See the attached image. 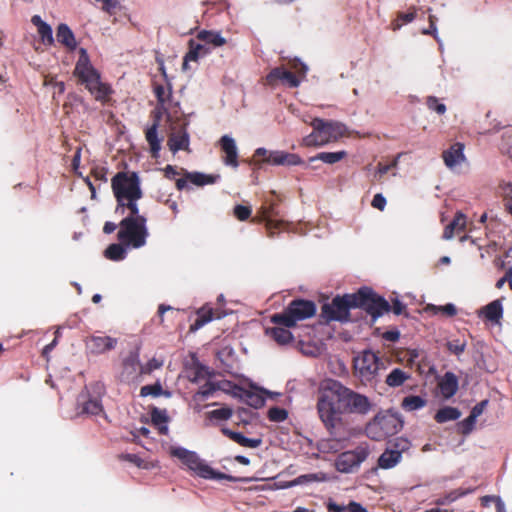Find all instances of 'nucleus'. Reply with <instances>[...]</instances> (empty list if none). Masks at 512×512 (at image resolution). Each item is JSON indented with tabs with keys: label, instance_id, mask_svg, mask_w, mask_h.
Segmentation results:
<instances>
[{
	"label": "nucleus",
	"instance_id": "21",
	"mask_svg": "<svg viewBox=\"0 0 512 512\" xmlns=\"http://www.w3.org/2000/svg\"><path fill=\"white\" fill-rule=\"evenodd\" d=\"M189 144L190 137L185 127H182L177 132L171 133L167 141V145L173 154L180 150L190 152Z\"/></svg>",
	"mask_w": 512,
	"mask_h": 512
},
{
	"label": "nucleus",
	"instance_id": "18",
	"mask_svg": "<svg viewBox=\"0 0 512 512\" xmlns=\"http://www.w3.org/2000/svg\"><path fill=\"white\" fill-rule=\"evenodd\" d=\"M218 176L206 175L200 172H185L183 178L176 180V188L181 191L188 188V183L196 186L213 184Z\"/></svg>",
	"mask_w": 512,
	"mask_h": 512
},
{
	"label": "nucleus",
	"instance_id": "40",
	"mask_svg": "<svg viewBox=\"0 0 512 512\" xmlns=\"http://www.w3.org/2000/svg\"><path fill=\"white\" fill-rule=\"evenodd\" d=\"M386 446L393 449L395 452H399L402 456L404 453H408L412 448V443L408 438L396 437L387 441Z\"/></svg>",
	"mask_w": 512,
	"mask_h": 512
},
{
	"label": "nucleus",
	"instance_id": "41",
	"mask_svg": "<svg viewBox=\"0 0 512 512\" xmlns=\"http://www.w3.org/2000/svg\"><path fill=\"white\" fill-rule=\"evenodd\" d=\"M427 401L421 396L410 395L402 400L401 407L405 411H415L426 406Z\"/></svg>",
	"mask_w": 512,
	"mask_h": 512
},
{
	"label": "nucleus",
	"instance_id": "16",
	"mask_svg": "<svg viewBox=\"0 0 512 512\" xmlns=\"http://www.w3.org/2000/svg\"><path fill=\"white\" fill-rule=\"evenodd\" d=\"M279 82L290 88H296L300 85V80L296 74L286 70L283 66L273 68L266 76V84L269 86H276Z\"/></svg>",
	"mask_w": 512,
	"mask_h": 512
},
{
	"label": "nucleus",
	"instance_id": "35",
	"mask_svg": "<svg viewBox=\"0 0 512 512\" xmlns=\"http://www.w3.org/2000/svg\"><path fill=\"white\" fill-rule=\"evenodd\" d=\"M196 38L204 42L205 45L210 44L214 47H220L226 44V39L221 36L220 32L201 30L197 33Z\"/></svg>",
	"mask_w": 512,
	"mask_h": 512
},
{
	"label": "nucleus",
	"instance_id": "46",
	"mask_svg": "<svg viewBox=\"0 0 512 512\" xmlns=\"http://www.w3.org/2000/svg\"><path fill=\"white\" fill-rule=\"evenodd\" d=\"M154 93L157 98V104H160L161 107H162V104L171 105V103H172L171 87H169L168 90L166 91V89L163 85H155Z\"/></svg>",
	"mask_w": 512,
	"mask_h": 512
},
{
	"label": "nucleus",
	"instance_id": "24",
	"mask_svg": "<svg viewBox=\"0 0 512 512\" xmlns=\"http://www.w3.org/2000/svg\"><path fill=\"white\" fill-rule=\"evenodd\" d=\"M442 396L446 399L453 397L458 390V378L452 372H446L438 383Z\"/></svg>",
	"mask_w": 512,
	"mask_h": 512
},
{
	"label": "nucleus",
	"instance_id": "30",
	"mask_svg": "<svg viewBox=\"0 0 512 512\" xmlns=\"http://www.w3.org/2000/svg\"><path fill=\"white\" fill-rule=\"evenodd\" d=\"M56 38L59 43L69 50H74L77 46L75 36L67 24H59L56 31Z\"/></svg>",
	"mask_w": 512,
	"mask_h": 512
},
{
	"label": "nucleus",
	"instance_id": "60",
	"mask_svg": "<svg viewBox=\"0 0 512 512\" xmlns=\"http://www.w3.org/2000/svg\"><path fill=\"white\" fill-rule=\"evenodd\" d=\"M161 363L156 359L148 361L145 365H141V375L150 374L153 370L158 369Z\"/></svg>",
	"mask_w": 512,
	"mask_h": 512
},
{
	"label": "nucleus",
	"instance_id": "5",
	"mask_svg": "<svg viewBox=\"0 0 512 512\" xmlns=\"http://www.w3.org/2000/svg\"><path fill=\"white\" fill-rule=\"evenodd\" d=\"M171 455L181 460L187 468L193 471L197 476L204 479L228 480L231 482H249L250 478L234 477L225 473L215 471L207 463H205L196 452L187 450L183 447H172Z\"/></svg>",
	"mask_w": 512,
	"mask_h": 512
},
{
	"label": "nucleus",
	"instance_id": "43",
	"mask_svg": "<svg viewBox=\"0 0 512 512\" xmlns=\"http://www.w3.org/2000/svg\"><path fill=\"white\" fill-rule=\"evenodd\" d=\"M416 18V9L412 8L410 11L404 13L399 12L397 18L391 22V29L393 31L399 30L404 24L412 22Z\"/></svg>",
	"mask_w": 512,
	"mask_h": 512
},
{
	"label": "nucleus",
	"instance_id": "52",
	"mask_svg": "<svg viewBox=\"0 0 512 512\" xmlns=\"http://www.w3.org/2000/svg\"><path fill=\"white\" fill-rule=\"evenodd\" d=\"M447 349L452 354L457 356L461 355L466 349V342L459 339L451 340L447 342Z\"/></svg>",
	"mask_w": 512,
	"mask_h": 512
},
{
	"label": "nucleus",
	"instance_id": "34",
	"mask_svg": "<svg viewBox=\"0 0 512 512\" xmlns=\"http://www.w3.org/2000/svg\"><path fill=\"white\" fill-rule=\"evenodd\" d=\"M214 310L211 307L203 306L196 312V319L190 325V331L195 332L213 319Z\"/></svg>",
	"mask_w": 512,
	"mask_h": 512
},
{
	"label": "nucleus",
	"instance_id": "15",
	"mask_svg": "<svg viewBox=\"0 0 512 512\" xmlns=\"http://www.w3.org/2000/svg\"><path fill=\"white\" fill-rule=\"evenodd\" d=\"M278 216L279 213L276 210V203H270L269 205H263L259 209L257 216L252 219V222H265L268 236L273 237L276 233V230L279 229L284 223L282 220L276 219Z\"/></svg>",
	"mask_w": 512,
	"mask_h": 512
},
{
	"label": "nucleus",
	"instance_id": "13",
	"mask_svg": "<svg viewBox=\"0 0 512 512\" xmlns=\"http://www.w3.org/2000/svg\"><path fill=\"white\" fill-rule=\"evenodd\" d=\"M368 452L363 448L341 453L336 460V468L342 473H350L365 461Z\"/></svg>",
	"mask_w": 512,
	"mask_h": 512
},
{
	"label": "nucleus",
	"instance_id": "3",
	"mask_svg": "<svg viewBox=\"0 0 512 512\" xmlns=\"http://www.w3.org/2000/svg\"><path fill=\"white\" fill-rule=\"evenodd\" d=\"M73 75L79 84L84 85L96 101L106 103L110 99V85L101 81L100 72L91 64L85 48L79 49V58L75 64Z\"/></svg>",
	"mask_w": 512,
	"mask_h": 512
},
{
	"label": "nucleus",
	"instance_id": "53",
	"mask_svg": "<svg viewBox=\"0 0 512 512\" xmlns=\"http://www.w3.org/2000/svg\"><path fill=\"white\" fill-rule=\"evenodd\" d=\"M234 216L240 221H246L250 218L252 210L249 206L236 205L234 207Z\"/></svg>",
	"mask_w": 512,
	"mask_h": 512
},
{
	"label": "nucleus",
	"instance_id": "36",
	"mask_svg": "<svg viewBox=\"0 0 512 512\" xmlns=\"http://www.w3.org/2000/svg\"><path fill=\"white\" fill-rule=\"evenodd\" d=\"M347 157V152L345 150L336 151V152H320L315 156L309 158V162H314L316 160H320L326 164H335L344 158Z\"/></svg>",
	"mask_w": 512,
	"mask_h": 512
},
{
	"label": "nucleus",
	"instance_id": "47",
	"mask_svg": "<svg viewBox=\"0 0 512 512\" xmlns=\"http://www.w3.org/2000/svg\"><path fill=\"white\" fill-rule=\"evenodd\" d=\"M170 108H171V105L162 104V107H161L160 104H157L155 109L151 112V117L153 119L152 125H155L156 127L159 128V125H160L163 115H167L168 120H170V118H171L170 113H169Z\"/></svg>",
	"mask_w": 512,
	"mask_h": 512
},
{
	"label": "nucleus",
	"instance_id": "29",
	"mask_svg": "<svg viewBox=\"0 0 512 512\" xmlns=\"http://www.w3.org/2000/svg\"><path fill=\"white\" fill-rule=\"evenodd\" d=\"M31 22L37 27L42 43L47 46L53 45L54 38L51 26L44 22L39 15H34L31 18Z\"/></svg>",
	"mask_w": 512,
	"mask_h": 512
},
{
	"label": "nucleus",
	"instance_id": "58",
	"mask_svg": "<svg viewBox=\"0 0 512 512\" xmlns=\"http://www.w3.org/2000/svg\"><path fill=\"white\" fill-rule=\"evenodd\" d=\"M386 198L381 194L377 193L374 195L371 205L380 211H383L386 207Z\"/></svg>",
	"mask_w": 512,
	"mask_h": 512
},
{
	"label": "nucleus",
	"instance_id": "10",
	"mask_svg": "<svg viewBox=\"0 0 512 512\" xmlns=\"http://www.w3.org/2000/svg\"><path fill=\"white\" fill-rule=\"evenodd\" d=\"M104 393L103 385L96 383L79 394L77 399V414L96 416L103 412L101 395Z\"/></svg>",
	"mask_w": 512,
	"mask_h": 512
},
{
	"label": "nucleus",
	"instance_id": "4",
	"mask_svg": "<svg viewBox=\"0 0 512 512\" xmlns=\"http://www.w3.org/2000/svg\"><path fill=\"white\" fill-rule=\"evenodd\" d=\"M111 187L117 201L116 212L125 209L137 212V201L142 198L140 179L135 172H118L111 180Z\"/></svg>",
	"mask_w": 512,
	"mask_h": 512
},
{
	"label": "nucleus",
	"instance_id": "61",
	"mask_svg": "<svg viewBox=\"0 0 512 512\" xmlns=\"http://www.w3.org/2000/svg\"><path fill=\"white\" fill-rule=\"evenodd\" d=\"M222 433L228 437L229 439L233 440L234 442H236L237 444L240 443V439L242 438L243 434L240 433V432H235V431H232L230 430L229 428H222L221 429Z\"/></svg>",
	"mask_w": 512,
	"mask_h": 512
},
{
	"label": "nucleus",
	"instance_id": "37",
	"mask_svg": "<svg viewBox=\"0 0 512 512\" xmlns=\"http://www.w3.org/2000/svg\"><path fill=\"white\" fill-rule=\"evenodd\" d=\"M472 492H473V489L458 488V489L452 490L449 493L437 498L434 501V503L437 506L449 505V504L453 503L454 501H456L457 499H459L469 493H472Z\"/></svg>",
	"mask_w": 512,
	"mask_h": 512
},
{
	"label": "nucleus",
	"instance_id": "17",
	"mask_svg": "<svg viewBox=\"0 0 512 512\" xmlns=\"http://www.w3.org/2000/svg\"><path fill=\"white\" fill-rule=\"evenodd\" d=\"M117 343L118 340L110 336L91 335L86 340V348L90 353L100 355L113 350Z\"/></svg>",
	"mask_w": 512,
	"mask_h": 512
},
{
	"label": "nucleus",
	"instance_id": "38",
	"mask_svg": "<svg viewBox=\"0 0 512 512\" xmlns=\"http://www.w3.org/2000/svg\"><path fill=\"white\" fill-rule=\"evenodd\" d=\"M460 416L461 412L457 408L446 406L436 412L434 419L437 423H445L457 420Z\"/></svg>",
	"mask_w": 512,
	"mask_h": 512
},
{
	"label": "nucleus",
	"instance_id": "59",
	"mask_svg": "<svg viewBox=\"0 0 512 512\" xmlns=\"http://www.w3.org/2000/svg\"><path fill=\"white\" fill-rule=\"evenodd\" d=\"M120 459L133 463L137 467H144V461L136 454H122L119 456Z\"/></svg>",
	"mask_w": 512,
	"mask_h": 512
},
{
	"label": "nucleus",
	"instance_id": "25",
	"mask_svg": "<svg viewBox=\"0 0 512 512\" xmlns=\"http://www.w3.org/2000/svg\"><path fill=\"white\" fill-rule=\"evenodd\" d=\"M467 217L461 211L456 212L453 220L445 227L443 232V239L450 240L454 237L455 233H459L466 229Z\"/></svg>",
	"mask_w": 512,
	"mask_h": 512
},
{
	"label": "nucleus",
	"instance_id": "14",
	"mask_svg": "<svg viewBox=\"0 0 512 512\" xmlns=\"http://www.w3.org/2000/svg\"><path fill=\"white\" fill-rule=\"evenodd\" d=\"M141 376V363L139 349L131 351L122 361V370L119 374L121 382L130 383Z\"/></svg>",
	"mask_w": 512,
	"mask_h": 512
},
{
	"label": "nucleus",
	"instance_id": "12",
	"mask_svg": "<svg viewBox=\"0 0 512 512\" xmlns=\"http://www.w3.org/2000/svg\"><path fill=\"white\" fill-rule=\"evenodd\" d=\"M254 157L262 158L259 161H255V163L259 166L261 163L285 166H297L303 163L301 157L297 154L284 151H268L263 147L257 148L255 150Z\"/></svg>",
	"mask_w": 512,
	"mask_h": 512
},
{
	"label": "nucleus",
	"instance_id": "11",
	"mask_svg": "<svg viewBox=\"0 0 512 512\" xmlns=\"http://www.w3.org/2000/svg\"><path fill=\"white\" fill-rule=\"evenodd\" d=\"M381 368H384L383 362L371 350H365L354 358L355 373L365 384L372 382Z\"/></svg>",
	"mask_w": 512,
	"mask_h": 512
},
{
	"label": "nucleus",
	"instance_id": "64",
	"mask_svg": "<svg viewBox=\"0 0 512 512\" xmlns=\"http://www.w3.org/2000/svg\"><path fill=\"white\" fill-rule=\"evenodd\" d=\"M504 205L512 200V183H506L502 186Z\"/></svg>",
	"mask_w": 512,
	"mask_h": 512
},
{
	"label": "nucleus",
	"instance_id": "28",
	"mask_svg": "<svg viewBox=\"0 0 512 512\" xmlns=\"http://www.w3.org/2000/svg\"><path fill=\"white\" fill-rule=\"evenodd\" d=\"M145 138L149 144L151 157L158 159L160 156L161 142L163 138L158 137V127L151 125L145 130Z\"/></svg>",
	"mask_w": 512,
	"mask_h": 512
},
{
	"label": "nucleus",
	"instance_id": "63",
	"mask_svg": "<svg viewBox=\"0 0 512 512\" xmlns=\"http://www.w3.org/2000/svg\"><path fill=\"white\" fill-rule=\"evenodd\" d=\"M488 404V400H482L481 402L477 403L471 410L470 415L474 416V418H478L484 411Z\"/></svg>",
	"mask_w": 512,
	"mask_h": 512
},
{
	"label": "nucleus",
	"instance_id": "9",
	"mask_svg": "<svg viewBox=\"0 0 512 512\" xmlns=\"http://www.w3.org/2000/svg\"><path fill=\"white\" fill-rule=\"evenodd\" d=\"M403 427L402 420L390 412H380L366 425L367 437L375 441H382L397 434Z\"/></svg>",
	"mask_w": 512,
	"mask_h": 512
},
{
	"label": "nucleus",
	"instance_id": "42",
	"mask_svg": "<svg viewBox=\"0 0 512 512\" xmlns=\"http://www.w3.org/2000/svg\"><path fill=\"white\" fill-rule=\"evenodd\" d=\"M409 375L405 373L400 368L393 369L386 377V384L390 387H399L401 386L407 379Z\"/></svg>",
	"mask_w": 512,
	"mask_h": 512
},
{
	"label": "nucleus",
	"instance_id": "32",
	"mask_svg": "<svg viewBox=\"0 0 512 512\" xmlns=\"http://www.w3.org/2000/svg\"><path fill=\"white\" fill-rule=\"evenodd\" d=\"M481 314H483L488 321L499 323L503 317V307L500 300H494L487 304L481 310Z\"/></svg>",
	"mask_w": 512,
	"mask_h": 512
},
{
	"label": "nucleus",
	"instance_id": "19",
	"mask_svg": "<svg viewBox=\"0 0 512 512\" xmlns=\"http://www.w3.org/2000/svg\"><path fill=\"white\" fill-rule=\"evenodd\" d=\"M219 145L222 152L224 153V164L232 168H237L239 166V161L235 140L228 135H223L219 140Z\"/></svg>",
	"mask_w": 512,
	"mask_h": 512
},
{
	"label": "nucleus",
	"instance_id": "7",
	"mask_svg": "<svg viewBox=\"0 0 512 512\" xmlns=\"http://www.w3.org/2000/svg\"><path fill=\"white\" fill-rule=\"evenodd\" d=\"M310 126L312 132L302 140L306 147H321L336 142L345 135V126L336 121L314 118Z\"/></svg>",
	"mask_w": 512,
	"mask_h": 512
},
{
	"label": "nucleus",
	"instance_id": "57",
	"mask_svg": "<svg viewBox=\"0 0 512 512\" xmlns=\"http://www.w3.org/2000/svg\"><path fill=\"white\" fill-rule=\"evenodd\" d=\"M240 440L241 441H240L239 445H241L243 447H248V448H257L262 443V440L259 438H247L244 435L242 436V438Z\"/></svg>",
	"mask_w": 512,
	"mask_h": 512
},
{
	"label": "nucleus",
	"instance_id": "44",
	"mask_svg": "<svg viewBox=\"0 0 512 512\" xmlns=\"http://www.w3.org/2000/svg\"><path fill=\"white\" fill-rule=\"evenodd\" d=\"M123 244H110L104 251V256L112 261L123 260L126 256V250L122 246Z\"/></svg>",
	"mask_w": 512,
	"mask_h": 512
},
{
	"label": "nucleus",
	"instance_id": "51",
	"mask_svg": "<svg viewBox=\"0 0 512 512\" xmlns=\"http://www.w3.org/2000/svg\"><path fill=\"white\" fill-rule=\"evenodd\" d=\"M426 105L430 110L435 111L439 115H443L447 110L445 104L440 103L435 96H428Z\"/></svg>",
	"mask_w": 512,
	"mask_h": 512
},
{
	"label": "nucleus",
	"instance_id": "2",
	"mask_svg": "<svg viewBox=\"0 0 512 512\" xmlns=\"http://www.w3.org/2000/svg\"><path fill=\"white\" fill-rule=\"evenodd\" d=\"M361 308L365 310L373 320L389 312L390 306L387 300L376 294L369 287H362L356 293L337 295L329 303L321 306L320 317L325 323L331 321L348 322L350 310Z\"/></svg>",
	"mask_w": 512,
	"mask_h": 512
},
{
	"label": "nucleus",
	"instance_id": "6",
	"mask_svg": "<svg viewBox=\"0 0 512 512\" xmlns=\"http://www.w3.org/2000/svg\"><path fill=\"white\" fill-rule=\"evenodd\" d=\"M146 222V217L139 214V208H137L136 214L129 211L128 215L119 223L118 240L133 248L144 246L148 236Z\"/></svg>",
	"mask_w": 512,
	"mask_h": 512
},
{
	"label": "nucleus",
	"instance_id": "55",
	"mask_svg": "<svg viewBox=\"0 0 512 512\" xmlns=\"http://www.w3.org/2000/svg\"><path fill=\"white\" fill-rule=\"evenodd\" d=\"M151 420L154 424L159 425L162 423H166L168 417L165 411H162L158 408H154L151 412Z\"/></svg>",
	"mask_w": 512,
	"mask_h": 512
},
{
	"label": "nucleus",
	"instance_id": "39",
	"mask_svg": "<svg viewBox=\"0 0 512 512\" xmlns=\"http://www.w3.org/2000/svg\"><path fill=\"white\" fill-rule=\"evenodd\" d=\"M287 327H273L267 329L266 332L279 344H287L293 340L292 333L286 329Z\"/></svg>",
	"mask_w": 512,
	"mask_h": 512
},
{
	"label": "nucleus",
	"instance_id": "33",
	"mask_svg": "<svg viewBox=\"0 0 512 512\" xmlns=\"http://www.w3.org/2000/svg\"><path fill=\"white\" fill-rule=\"evenodd\" d=\"M401 460L402 456L399 452H395L393 449L386 446V449L378 458V466L382 469H391L399 464Z\"/></svg>",
	"mask_w": 512,
	"mask_h": 512
},
{
	"label": "nucleus",
	"instance_id": "62",
	"mask_svg": "<svg viewBox=\"0 0 512 512\" xmlns=\"http://www.w3.org/2000/svg\"><path fill=\"white\" fill-rule=\"evenodd\" d=\"M102 3V9L109 14H113L119 6V2L117 0H103Z\"/></svg>",
	"mask_w": 512,
	"mask_h": 512
},
{
	"label": "nucleus",
	"instance_id": "1",
	"mask_svg": "<svg viewBox=\"0 0 512 512\" xmlns=\"http://www.w3.org/2000/svg\"><path fill=\"white\" fill-rule=\"evenodd\" d=\"M372 406L367 396L331 379L321 385L316 404L318 416L329 432L342 424L344 414L366 415Z\"/></svg>",
	"mask_w": 512,
	"mask_h": 512
},
{
	"label": "nucleus",
	"instance_id": "31",
	"mask_svg": "<svg viewBox=\"0 0 512 512\" xmlns=\"http://www.w3.org/2000/svg\"><path fill=\"white\" fill-rule=\"evenodd\" d=\"M327 512H368L361 503L350 501L347 505L339 504L331 499L326 503Z\"/></svg>",
	"mask_w": 512,
	"mask_h": 512
},
{
	"label": "nucleus",
	"instance_id": "22",
	"mask_svg": "<svg viewBox=\"0 0 512 512\" xmlns=\"http://www.w3.org/2000/svg\"><path fill=\"white\" fill-rule=\"evenodd\" d=\"M189 50L185 54L183 59V69H188V63L190 61H198L199 58L206 56L210 53V49L205 44H200L194 39H190L188 42Z\"/></svg>",
	"mask_w": 512,
	"mask_h": 512
},
{
	"label": "nucleus",
	"instance_id": "20",
	"mask_svg": "<svg viewBox=\"0 0 512 512\" xmlns=\"http://www.w3.org/2000/svg\"><path fill=\"white\" fill-rule=\"evenodd\" d=\"M206 380L207 381L203 385H201L199 390L195 393L194 399H206L209 396H212L218 390L228 392L233 386V383L227 380L218 382H213L210 379Z\"/></svg>",
	"mask_w": 512,
	"mask_h": 512
},
{
	"label": "nucleus",
	"instance_id": "54",
	"mask_svg": "<svg viewBox=\"0 0 512 512\" xmlns=\"http://www.w3.org/2000/svg\"><path fill=\"white\" fill-rule=\"evenodd\" d=\"M476 418L474 416L469 415L467 418L462 420L459 423V428L462 434L467 435L472 432L474 425L476 423Z\"/></svg>",
	"mask_w": 512,
	"mask_h": 512
},
{
	"label": "nucleus",
	"instance_id": "56",
	"mask_svg": "<svg viewBox=\"0 0 512 512\" xmlns=\"http://www.w3.org/2000/svg\"><path fill=\"white\" fill-rule=\"evenodd\" d=\"M289 65L291 69L295 70V72L299 75L305 76L307 72V66L301 62L299 59H293L289 61Z\"/></svg>",
	"mask_w": 512,
	"mask_h": 512
},
{
	"label": "nucleus",
	"instance_id": "8",
	"mask_svg": "<svg viewBox=\"0 0 512 512\" xmlns=\"http://www.w3.org/2000/svg\"><path fill=\"white\" fill-rule=\"evenodd\" d=\"M316 313V305L311 300L294 299L282 313H276L271 317V322L287 328L296 326L298 321L311 318Z\"/></svg>",
	"mask_w": 512,
	"mask_h": 512
},
{
	"label": "nucleus",
	"instance_id": "49",
	"mask_svg": "<svg viewBox=\"0 0 512 512\" xmlns=\"http://www.w3.org/2000/svg\"><path fill=\"white\" fill-rule=\"evenodd\" d=\"M288 417V412L284 408L272 407L268 410V419L272 422H283Z\"/></svg>",
	"mask_w": 512,
	"mask_h": 512
},
{
	"label": "nucleus",
	"instance_id": "50",
	"mask_svg": "<svg viewBox=\"0 0 512 512\" xmlns=\"http://www.w3.org/2000/svg\"><path fill=\"white\" fill-rule=\"evenodd\" d=\"M429 309L432 310L435 314L441 313L447 317H453L457 314V309L452 303H448L444 306L430 305Z\"/></svg>",
	"mask_w": 512,
	"mask_h": 512
},
{
	"label": "nucleus",
	"instance_id": "45",
	"mask_svg": "<svg viewBox=\"0 0 512 512\" xmlns=\"http://www.w3.org/2000/svg\"><path fill=\"white\" fill-rule=\"evenodd\" d=\"M161 395L168 396L169 392H165L163 390L162 385L160 384V382H156V383H154L152 385L142 386L141 389H140V396L141 397H147V396L159 397Z\"/></svg>",
	"mask_w": 512,
	"mask_h": 512
},
{
	"label": "nucleus",
	"instance_id": "26",
	"mask_svg": "<svg viewBox=\"0 0 512 512\" xmlns=\"http://www.w3.org/2000/svg\"><path fill=\"white\" fill-rule=\"evenodd\" d=\"M213 375L214 372H211L207 366L200 363L197 359L192 361L188 375L192 383H200L203 380L211 379Z\"/></svg>",
	"mask_w": 512,
	"mask_h": 512
},
{
	"label": "nucleus",
	"instance_id": "27",
	"mask_svg": "<svg viewBox=\"0 0 512 512\" xmlns=\"http://www.w3.org/2000/svg\"><path fill=\"white\" fill-rule=\"evenodd\" d=\"M464 145L462 143L453 144L448 150L443 152V160L446 166L452 168L461 163L464 159Z\"/></svg>",
	"mask_w": 512,
	"mask_h": 512
},
{
	"label": "nucleus",
	"instance_id": "48",
	"mask_svg": "<svg viewBox=\"0 0 512 512\" xmlns=\"http://www.w3.org/2000/svg\"><path fill=\"white\" fill-rule=\"evenodd\" d=\"M233 414L232 409L228 407H222L220 409H215L207 413V417L209 419H217V420H228L231 418Z\"/></svg>",
	"mask_w": 512,
	"mask_h": 512
},
{
	"label": "nucleus",
	"instance_id": "23",
	"mask_svg": "<svg viewBox=\"0 0 512 512\" xmlns=\"http://www.w3.org/2000/svg\"><path fill=\"white\" fill-rule=\"evenodd\" d=\"M233 394L242 398L249 406L253 408H261L265 404V398L258 392L243 389L237 385L232 386Z\"/></svg>",
	"mask_w": 512,
	"mask_h": 512
}]
</instances>
